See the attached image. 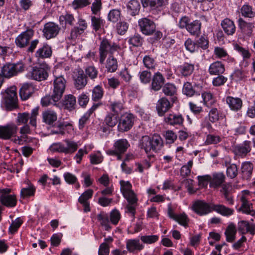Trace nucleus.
I'll list each match as a JSON object with an SVG mask.
<instances>
[{
  "instance_id": "obj_1",
  "label": "nucleus",
  "mask_w": 255,
  "mask_h": 255,
  "mask_svg": "<svg viewBox=\"0 0 255 255\" xmlns=\"http://www.w3.org/2000/svg\"><path fill=\"white\" fill-rule=\"evenodd\" d=\"M67 128L72 129V124L58 120L57 114L53 111H49V134L63 135Z\"/></svg>"
},
{
  "instance_id": "obj_2",
  "label": "nucleus",
  "mask_w": 255,
  "mask_h": 255,
  "mask_svg": "<svg viewBox=\"0 0 255 255\" xmlns=\"http://www.w3.org/2000/svg\"><path fill=\"white\" fill-rule=\"evenodd\" d=\"M101 39L99 47V62L104 64L108 55H113L116 53H119L121 50L120 46L117 43L112 42L111 40L106 37H103Z\"/></svg>"
},
{
  "instance_id": "obj_3",
  "label": "nucleus",
  "mask_w": 255,
  "mask_h": 255,
  "mask_svg": "<svg viewBox=\"0 0 255 255\" xmlns=\"http://www.w3.org/2000/svg\"><path fill=\"white\" fill-rule=\"evenodd\" d=\"M66 81L64 78L60 76L56 77L53 82V89L51 95H49V105L57 106V104L62 98L65 91Z\"/></svg>"
},
{
  "instance_id": "obj_4",
  "label": "nucleus",
  "mask_w": 255,
  "mask_h": 255,
  "mask_svg": "<svg viewBox=\"0 0 255 255\" xmlns=\"http://www.w3.org/2000/svg\"><path fill=\"white\" fill-rule=\"evenodd\" d=\"M4 104L7 110L12 111L18 107L17 96L15 87L7 88L1 92Z\"/></svg>"
},
{
  "instance_id": "obj_5",
  "label": "nucleus",
  "mask_w": 255,
  "mask_h": 255,
  "mask_svg": "<svg viewBox=\"0 0 255 255\" xmlns=\"http://www.w3.org/2000/svg\"><path fill=\"white\" fill-rule=\"evenodd\" d=\"M39 107H35L32 110L31 114L27 112L19 113L16 119L17 127L18 126L27 125L29 120V125L36 128L37 125V116L38 115Z\"/></svg>"
},
{
  "instance_id": "obj_6",
  "label": "nucleus",
  "mask_w": 255,
  "mask_h": 255,
  "mask_svg": "<svg viewBox=\"0 0 255 255\" xmlns=\"http://www.w3.org/2000/svg\"><path fill=\"white\" fill-rule=\"evenodd\" d=\"M24 70V64L21 62L17 63H7L1 69V75L6 78H11Z\"/></svg>"
},
{
  "instance_id": "obj_7",
  "label": "nucleus",
  "mask_w": 255,
  "mask_h": 255,
  "mask_svg": "<svg viewBox=\"0 0 255 255\" xmlns=\"http://www.w3.org/2000/svg\"><path fill=\"white\" fill-rule=\"evenodd\" d=\"M213 204L204 200H198L193 203L191 209L197 215L205 216L213 212Z\"/></svg>"
},
{
  "instance_id": "obj_8",
  "label": "nucleus",
  "mask_w": 255,
  "mask_h": 255,
  "mask_svg": "<svg viewBox=\"0 0 255 255\" xmlns=\"http://www.w3.org/2000/svg\"><path fill=\"white\" fill-rule=\"evenodd\" d=\"M11 191L9 188L0 189V202L7 207H13L16 205V196L10 194Z\"/></svg>"
},
{
  "instance_id": "obj_9",
  "label": "nucleus",
  "mask_w": 255,
  "mask_h": 255,
  "mask_svg": "<svg viewBox=\"0 0 255 255\" xmlns=\"http://www.w3.org/2000/svg\"><path fill=\"white\" fill-rule=\"evenodd\" d=\"M140 32L144 35L150 36L153 34L156 29L155 22L146 17L140 18L138 21Z\"/></svg>"
},
{
  "instance_id": "obj_10",
  "label": "nucleus",
  "mask_w": 255,
  "mask_h": 255,
  "mask_svg": "<svg viewBox=\"0 0 255 255\" xmlns=\"http://www.w3.org/2000/svg\"><path fill=\"white\" fill-rule=\"evenodd\" d=\"M72 78L74 87L77 90L84 89L87 84V77L84 71L81 68L74 70L73 72Z\"/></svg>"
},
{
  "instance_id": "obj_11",
  "label": "nucleus",
  "mask_w": 255,
  "mask_h": 255,
  "mask_svg": "<svg viewBox=\"0 0 255 255\" xmlns=\"http://www.w3.org/2000/svg\"><path fill=\"white\" fill-rule=\"evenodd\" d=\"M120 184L121 191L128 203H137V198L135 193L131 190L132 185L130 183L129 181H121Z\"/></svg>"
},
{
  "instance_id": "obj_12",
  "label": "nucleus",
  "mask_w": 255,
  "mask_h": 255,
  "mask_svg": "<svg viewBox=\"0 0 255 255\" xmlns=\"http://www.w3.org/2000/svg\"><path fill=\"white\" fill-rule=\"evenodd\" d=\"M18 128L16 124L9 123L5 126H0V139L8 140L15 135Z\"/></svg>"
},
{
  "instance_id": "obj_13",
  "label": "nucleus",
  "mask_w": 255,
  "mask_h": 255,
  "mask_svg": "<svg viewBox=\"0 0 255 255\" xmlns=\"http://www.w3.org/2000/svg\"><path fill=\"white\" fill-rule=\"evenodd\" d=\"M118 125V130L120 132H125L129 130L133 126L134 116L131 114H126L123 115L119 120Z\"/></svg>"
},
{
  "instance_id": "obj_14",
  "label": "nucleus",
  "mask_w": 255,
  "mask_h": 255,
  "mask_svg": "<svg viewBox=\"0 0 255 255\" xmlns=\"http://www.w3.org/2000/svg\"><path fill=\"white\" fill-rule=\"evenodd\" d=\"M174 103L170 100H169L166 97L160 98L156 104V110L158 115L160 117L164 116L165 114L172 108Z\"/></svg>"
},
{
  "instance_id": "obj_15",
  "label": "nucleus",
  "mask_w": 255,
  "mask_h": 255,
  "mask_svg": "<svg viewBox=\"0 0 255 255\" xmlns=\"http://www.w3.org/2000/svg\"><path fill=\"white\" fill-rule=\"evenodd\" d=\"M162 89V92L166 97H169L170 100L173 103L178 102L177 88L175 85L171 83H166L164 84Z\"/></svg>"
},
{
  "instance_id": "obj_16",
  "label": "nucleus",
  "mask_w": 255,
  "mask_h": 255,
  "mask_svg": "<svg viewBox=\"0 0 255 255\" xmlns=\"http://www.w3.org/2000/svg\"><path fill=\"white\" fill-rule=\"evenodd\" d=\"M33 35V31L29 29L18 35L15 40L16 45L20 48H24L28 45L30 40Z\"/></svg>"
},
{
  "instance_id": "obj_17",
  "label": "nucleus",
  "mask_w": 255,
  "mask_h": 255,
  "mask_svg": "<svg viewBox=\"0 0 255 255\" xmlns=\"http://www.w3.org/2000/svg\"><path fill=\"white\" fill-rule=\"evenodd\" d=\"M47 66L41 64L39 67H34L30 72V77L37 81L45 80L47 77Z\"/></svg>"
},
{
  "instance_id": "obj_18",
  "label": "nucleus",
  "mask_w": 255,
  "mask_h": 255,
  "mask_svg": "<svg viewBox=\"0 0 255 255\" xmlns=\"http://www.w3.org/2000/svg\"><path fill=\"white\" fill-rule=\"evenodd\" d=\"M151 81L150 89L157 92L159 91L164 85L165 78L160 72H157L152 77Z\"/></svg>"
},
{
  "instance_id": "obj_19",
  "label": "nucleus",
  "mask_w": 255,
  "mask_h": 255,
  "mask_svg": "<svg viewBox=\"0 0 255 255\" xmlns=\"http://www.w3.org/2000/svg\"><path fill=\"white\" fill-rule=\"evenodd\" d=\"M144 8H149L150 10H160L165 5L166 0H140Z\"/></svg>"
},
{
  "instance_id": "obj_20",
  "label": "nucleus",
  "mask_w": 255,
  "mask_h": 255,
  "mask_svg": "<svg viewBox=\"0 0 255 255\" xmlns=\"http://www.w3.org/2000/svg\"><path fill=\"white\" fill-rule=\"evenodd\" d=\"M210 187L218 188L225 182L226 176L223 172H215L211 175Z\"/></svg>"
},
{
  "instance_id": "obj_21",
  "label": "nucleus",
  "mask_w": 255,
  "mask_h": 255,
  "mask_svg": "<svg viewBox=\"0 0 255 255\" xmlns=\"http://www.w3.org/2000/svg\"><path fill=\"white\" fill-rule=\"evenodd\" d=\"M150 142V137L148 135H144L139 140L138 147L141 149H143L145 153L147 154L149 159L154 157L153 154H150L151 150H152Z\"/></svg>"
},
{
  "instance_id": "obj_22",
  "label": "nucleus",
  "mask_w": 255,
  "mask_h": 255,
  "mask_svg": "<svg viewBox=\"0 0 255 255\" xmlns=\"http://www.w3.org/2000/svg\"><path fill=\"white\" fill-rule=\"evenodd\" d=\"M238 230L242 235L249 233L254 235L255 234V225L250 224L249 222L242 220L238 223Z\"/></svg>"
},
{
  "instance_id": "obj_23",
  "label": "nucleus",
  "mask_w": 255,
  "mask_h": 255,
  "mask_svg": "<svg viewBox=\"0 0 255 255\" xmlns=\"http://www.w3.org/2000/svg\"><path fill=\"white\" fill-rule=\"evenodd\" d=\"M144 248V246L140 243L139 239H129L126 242V248L129 253H134L140 252Z\"/></svg>"
},
{
  "instance_id": "obj_24",
  "label": "nucleus",
  "mask_w": 255,
  "mask_h": 255,
  "mask_svg": "<svg viewBox=\"0 0 255 255\" xmlns=\"http://www.w3.org/2000/svg\"><path fill=\"white\" fill-rule=\"evenodd\" d=\"M184 118L180 114H170L167 117H165L164 122L167 125L170 126H179L183 125Z\"/></svg>"
},
{
  "instance_id": "obj_25",
  "label": "nucleus",
  "mask_w": 255,
  "mask_h": 255,
  "mask_svg": "<svg viewBox=\"0 0 255 255\" xmlns=\"http://www.w3.org/2000/svg\"><path fill=\"white\" fill-rule=\"evenodd\" d=\"M62 105L64 109L69 111H72L76 108V99L72 94L66 95L62 100Z\"/></svg>"
},
{
  "instance_id": "obj_26",
  "label": "nucleus",
  "mask_w": 255,
  "mask_h": 255,
  "mask_svg": "<svg viewBox=\"0 0 255 255\" xmlns=\"http://www.w3.org/2000/svg\"><path fill=\"white\" fill-rule=\"evenodd\" d=\"M225 71L224 65L220 61H215L210 64L208 72L211 75H219Z\"/></svg>"
},
{
  "instance_id": "obj_27",
  "label": "nucleus",
  "mask_w": 255,
  "mask_h": 255,
  "mask_svg": "<svg viewBox=\"0 0 255 255\" xmlns=\"http://www.w3.org/2000/svg\"><path fill=\"white\" fill-rule=\"evenodd\" d=\"M102 105V103H98L94 104L92 107L81 117L79 121V128L80 129H82L85 127L87 122L89 120L91 115L94 112V111Z\"/></svg>"
},
{
  "instance_id": "obj_28",
  "label": "nucleus",
  "mask_w": 255,
  "mask_h": 255,
  "mask_svg": "<svg viewBox=\"0 0 255 255\" xmlns=\"http://www.w3.org/2000/svg\"><path fill=\"white\" fill-rule=\"evenodd\" d=\"M221 25L225 33L228 35H233L236 31V26L234 21L228 18L221 21Z\"/></svg>"
},
{
  "instance_id": "obj_29",
  "label": "nucleus",
  "mask_w": 255,
  "mask_h": 255,
  "mask_svg": "<svg viewBox=\"0 0 255 255\" xmlns=\"http://www.w3.org/2000/svg\"><path fill=\"white\" fill-rule=\"evenodd\" d=\"M150 147L153 151L158 152L163 147V141L159 134H154L150 138Z\"/></svg>"
},
{
  "instance_id": "obj_30",
  "label": "nucleus",
  "mask_w": 255,
  "mask_h": 255,
  "mask_svg": "<svg viewBox=\"0 0 255 255\" xmlns=\"http://www.w3.org/2000/svg\"><path fill=\"white\" fill-rule=\"evenodd\" d=\"M195 66L194 64L185 62L183 64L177 67V70L181 76L184 77H188L192 75L194 71Z\"/></svg>"
},
{
  "instance_id": "obj_31",
  "label": "nucleus",
  "mask_w": 255,
  "mask_h": 255,
  "mask_svg": "<svg viewBox=\"0 0 255 255\" xmlns=\"http://www.w3.org/2000/svg\"><path fill=\"white\" fill-rule=\"evenodd\" d=\"M91 26L93 30L95 32L101 30L104 28L105 20L103 19L101 16H96L95 15H91Z\"/></svg>"
},
{
  "instance_id": "obj_32",
  "label": "nucleus",
  "mask_w": 255,
  "mask_h": 255,
  "mask_svg": "<svg viewBox=\"0 0 255 255\" xmlns=\"http://www.w3.org/2000/svg\"><path fill=\"white\" fill-rule=\"evenodd\" d=\"M226 102L231 110L234 111H239L242 107V100L239 98H234L228 96L226 98Z\"/></svg>"
},
{
  "instance_id": "obj_33",
  "label": "nucleus",
  "mask_w": 255,
  "mask_h": 255,
  "mask_svg": "<svg viewBox=\"0 0 255 255\" xmlns=\"http://www.w3.org/2000/svg\"><path fill=\"white\" fill-rule=\"evenodd\" d=\"M251 150V141H245L242 144L235 146L234 151L236 155L245 156Z\"/></svg>"
},
{
  "instance_id": "obj_34",
  "label": "nucleus",
  "mask_w": 255,
  "mask_h": 255,
  "mask_svg": "<svg viewBox=\"0 0 255 255\" xmlns=\"http://www.w3.org/2000/svg\"><path fill=\"white\" fill-rule=\"evenodd\" d=\"M213 211L216 212L223 216L229 217L233 215L234 210L222 204H213Z\"/></svg>"
},
{
  "instance_id": "obj_35",
  "label": "nucleus",
  "mask_w": 255,
  "mask_h": 255,
  "mask_svg": "<svg viewBox=\"0 0 255 255\" xmlns=\"http://www.w3.org/2000/svg\"><path fill=\"white\" fill-rule=\"evenodd\" d=\"M34 92V88L31 84H23L19 90V95L22 100L28 99Z\"/></svg>"
},
{
  "instance_id": "obj_36",
  "label": "nucleus",
  "mask_w": 255,
  "mask_h": 255,
  "mask_svg": "<svg viewBox=\"0 0 255 255\" xmlns=\"http://www.w3.org/2000/svg\"><path fill=\"white\" fill-rule=\"evenodd\" d=\"M239 12L243 17L245 18L252 19L255 17V11L254 8L252 6L249 4L243 5L240 8Z\"/></svg>"
},
{
  "instance_id": "obj_37",
  "label": "nucleus",
  "mask_w": 255,
  "mask_h": 255,
  "mask_svg": "<svg viewBox=\"0 0 255 255\" xmlns=\"http://www.w3.org/2000/svg\"><path fill=\"white\" fill-rule=\"evenodd\" d=\"M253 165L250 162H244L242 164L241 172L242 178L244 179L249 180L252 174Z\"/></svg>"
},
{
  "instance_id": "obj_38",
  "label": "nucleus",
  "mask_w": 255,
  "mask_h": 255,
  "mask_svg": "<svg viewBox=\"0 0 255 255\" xmlns=\"http://www.w3.org/2000/svg\"><path fill=\"white\" fill-rule=\"evenodd\" d=\"M129 146V143L126 139H120L117 140L114 144V147L116 149L119 154H124Z\"/></svg>"
},
{
  "instance_id": "obj_39",
  "label": "nucleus",
  "mask_w": 255,
  "mask_h": 255,
  "mask_svg": "<svg viewBox=\"0 0 255 255\" xmlns=\"http://www.w3.org/2000/svg\"><path fill=\"white\" fill-rule=\"evenodd\" d=\"M202 98L204 105L210 108L216 103V99L210 92H204L202 93Z\"/></svg>"
},
{
  "instance_id": "obj_40",
  "label": "nucleus",
  "mask_w": 255,
  "mask_h": 255,
  "mask_svg": "<svg viewBox=\"0 0 255 255\" xmlns=\"http://www.w3.org/2000/svg\"><path fill=\"white\" fill-rule=\"evenodd\" d=\"M97 218L101 225L105 228V230L109 231L112 228L110 225L109 217L108 215L104 212H101Z\"/></svg>"
},
{
  "instance_id": "obj_41",
  "label": "nucleus",
  "mask_w": 255,
  "mask_h": 255,
  "mask_svg": "<svg viewBox=\"0 0 255 255\" xmlns=\"http://www.w3.org/2000/svg\"><path fill=\"white\" fill-rule=\"evenodd\" d=\"M239 27L244 33L250 34L253 31V29L254 27L253 24L251 22H248L246 21L243 18L240 17L238 20Z\"/></svg>"
},
{
  "instance_id": "obj_42",
  "label": "nucleus",
  "mask_w": 255,
  "mask_h": 255,
  "mask_svg": "<svg viewBox=\"0 0 255 255\" xmlns=\"http://www.w3.org/2000/svg\"><path fill=\"white\" fill-rule=\"evenodd\" d=\"M201 25L200 21L195 20L189 23L186 30L191 34L197 36L200 33Z\"/></svg>"
},
{
  "instance_id": "obj_43",
  "label": "nucleus",
  "mask_w": 255,
  "mask_h": 255,
  "mask_svg": "<svg viewBox=\"0 0 255 255\" xmlns=\"http://www.w3.org/2000/svg\"><path fill=\"white\" fill-rule=\"evenodd\" d=\"M106 68L108 72H115L118 69V61L113 55L109 56L106 62Z\"/></svg>"
},
{
  "instance_id": "obj_44",
  "label": "nucleus",
  "mask_w": 255,
  "mask_h": 255,
  "mask_svg": "<svg viewBox=\"0 0 255 255\" xmlns=\"http://www.w3.org/2000/svg\"><path fill=\"white\" fill-rule=\"evenodd\" d=\"M127 8L128 12L132 16H134L138 14L140 6L137 0H131L128 3Z\"/></svg>"
},
{
  "instance_id": "obj_45",
  "label": "nucleus",
  "mask_w": 255,
  "mask_h": 255,
  "mask_svg": "<svg viewBox=\"0 0 255 255\" xmlns=\"http://www.w3.org/2000/svg\"><path fill=\"white\" fill-rule=\"evenodd\" d=\"M143 42V37L138 33H135L134 35L131 36L128 40V43L129 44L131 45L133 47H135L141 46Z\"/></svg>"
},
{
  "instance_id": "obj_46",
  "label": "nucleus",
  "mask_w": 255,
  "mask_h": 255,
  "mask_svg": "<svg viewBox=\"0 0 255 255\" xmlns=\"http://www.w3.org/2000/svg\"><path fill=\"white\" fill-rule=\"evenodd\" d=\"M119 122V115L110 113L106 116L104 120V123L109 127H115Z\"/></svg>"
},
{
  "instance_id": "obj_47",
  "label": "nucleus",
  "mask_w": 255,
  "mask_h": 255,
  "mask_svg": "<svg viewBox=\"0 0 255 255\" xmlns=\"http://www.w3.org/2000/svg\"><path fill=\"white\" fill-rule=\"evenodd\" d=\"M183 93L188 97H192L195 95H199L200 94L196 92L190 82L184 83L182 89Z\"/></svg>"
},
{
  "instance_id": "obj_48",
  "label": "nucleus",
  "mask_w": 255,
  "mask_h": 255,
  "mask_svg": "<svg viewBox=\"0 0 255 255\" xmlns=\"http://www.w3.org/2000/svg\"><path fill=\"white\" fill-rule=\"evenodd\" d=\"M104 91L102 87L99 85L95 87L92 90V99L95 102H98L103 97Z\"/></svg>"
},
{
  "instance_id": "obj_49",
  "label": "nucleus",
  "mask_w": 255,
  "mask_h": 255,
  "mask_svg": "<svg viewBox=\"0 0 255 255\" xmlns=\"http://www.w3.org/2000/svg\"><path fill=\"white\" fill-rule=\"evenodd\" d=\"M110 107L113 113L119 115L124 109L123 102L120 100L111 102Z\"/></svg>"
},
{
  "instance_id": "obj_50",
  "label": "nucleus",
  "mask_w": 255,
  "mask_h": 255,
  "mask_svg": "<svg viewBox=\"0 0 255 255\" xmlns=\"http://www.w3.org/2000/svg\"><path fill=\"white\" fill-rule=\"evenodd\" d=\"M121 11L118 9L111 10L108 14V20L113 23L117 22L121 18Z\"/></svg>"
},
{
  "instance_id": "obj_51",
  "label": "nucleus",
  "mask_w": 255,
  "mask_h": 255,
  "mask_svg": "<svg viewBox=\"0 0 255 255\" xmlns=\"http://www.w3.org/2000/svg\"><path fill=\"white\" fill-rule=\"evenodd\" d=\"M174 220L185 228H187L188 227L189 219L187 215L184 213L177 214Z\"/></svg>"
},
{
  "instance_id": "obj_52",
  "label": "nucleus",
  "mask_w": 255,
  "mask_h": 255,
  "mask_svg": "<svg viewBox=\"0 0 255 255\" xmlns=\"http://www.w3.org/2000/svg\"><path fill=\"white\" fill-rule=\"evenodd\" d=\"M236 230L234 226L229 225L227 228L225 234L226 240L228 242H232L235 239Z\"/></svg>"
},
{
  "instance_id": "obj_53",
  "label": "nucleus",
  "mask_w": 255,
  "mask_h": 255,
  "mask_svg": "<svg viewBox=\"0 0 255 255\" xmlns=\"http://www.w3.org/2000/svg\"><path fill=\"white\" fill-rule=\"evenodd\" d=\"M36 57L38 60L44 59L48 57V46L44 44L42 47L39 48L35 53Z\"/></svg>"
},
{
  "instance_id": "obj_54",
  "label": "nucleus",
  "mask_w": 255,
  "mask_h": 255,
  "mask_svg": "<svg viewBox=\"0 0 255 255\" xmlns=\"http://www.w3.org/2000/svg\"><path fill=\"white\" fill-rule=\"evenodd\" d=\"M234 49L239 53L243 57L244 59H249L251 56V54L250 51L240 46L239 44L236 43L234 45Z\"/></svg>"
},
{
  "instance_id": "obj_55",
  "label": "nucleus",
  "mask_w": 255,
  "mask_h": 255,
  "mask_svg": "<svg viewBox=\"0 0 255 255\" xmlns=\"http://www.w3.org/2000/svg\"><path fill=\"white\" fill-rule=\"evenodd\" d=\"M142 61L144 66L149 69H154L156 65L155 59L149 55H145Z\"/></svg>"
},
{
  "instance_id": "obj_56",
  "label": "nucleus",
  "mask_w": 255,
  "mask_h": 255,
  "mask_svg": "<svg viewBox=\"0 0 255 255\" xmlns=\"http://www.w3.org/2000/svg\"><path fill=\"white\" fill-rule=\"evenodd\" d=\"M139 79L143 84H146L150 83L152 77L151 73L147 70H143L139 73Z\"/></svg>"
},
{
  "instance_id": "obj_57",
  "label": "nucleus",
  "mask_w": 255,
  "mask_h": 255,
  "mask_svg": "<svg viewBox=\"0 0 255 255\" xmlns=\"http://www.w3.org/2000/svg\"><path fill=\"white\" fill-rule=\"evenodd\" d=\"M242 204L240 209L243 213L250 215L252 210H253L252 204H250L249 202L246 199L245 197L242 198Z\"/></svg>"
},
{
  "instance_id": "obj_58",
  "label": "nucleus",
  "mask_w": 255,
  "mask_h": 255,
  "mask_svg": "<svg viewBox=\"0 0 255 255\" xmlns=\"http://www.w3.org/2000/svg\"><path fill=\"white\" fill-rule=\"evenodd\" d=\"M227 175L231 179L235 178L238 175V168L235 164H230L229 166L226 165Z\"/></svg>"
},
{
  "instance_id": "obj_59",
  "label": "nucleus",
  "mask_w": 255,
  "mask_h": 255,
  "mask_svg": "<svg viewBox=\"0 0 255 255\" xmlns=\"http://www.w3.org/2000/svg\"><path fill=\"white\" fill-rule=\"evenodd\" d=\"M140 239L144 244H152L159 240V236L158 235H144L141 236Z\"/></svg>"
},
{
  "instance_id": "obj_60",
  "label": "nucleus",
  "mask_w": 255,
  "mask_h": 255,
  "mask_svg": "<svg viewBox=\"0 0 255 255\" xmlns=\"http://www.w3.org/2000/svg\"><path fill=\"white\" fill-rule=\"evenodd\" d=\"M102 8V0H94L92 2L91 10L92 14L97 15L100 13V11Z\"/></svg>"
},
{
  "instance_id": "obj_61",
  "label": "nucleus",
  "mask_w": 255,
  "mask_h": 255,
  "mask_svg": "<svg viewBox=\"0 0 255 255\" xmlns=\"http://www.w3.org/2000/svg\"><path fill=\"white\" fill-rule=\"evenodd\" d=\"M91 3L90 0H74L72 5L75 10L86 7Z\"/></svg>"
},
{
  "instance_id": "obj_62",
  "label": "nucleus",
  "mask_w": 255,
  "mask_h": 255,
  "mask_svg": "<svg viewBox=\"0 0 255 255\" xmlns=\"http://www.w3.org/2000/svg\"><path fill=\"white\" fill-rule=\"evenodd\" d=\"M193 166V161L189 160L186 165H183L180 170V174L183 177L188 176L191 173V169Z\"/></svg>"
},
{
  "instance_id": "obj_63",
  "label": "nucleus",
  "mask_w": 255,
  "mask_h": 255,
  "mask_svg": "<svg viewBox=\"0 0 255 255\" xmlns=\"http://www.w3.org/2000/svg\"><path fill=\"white\" fill-rule=\"evenodd\" d=\"M208 119L212 123H216L219 120V111L217 108H213L209 111Z\"/></svg>"
},
{
  "instance_id": "obj_64",
  "label": "nucleus",
  "mask_w": 255,
  "mask_h": 255,
  "mask_svg": "<svg viewBox=\"0 0 255 255\" xmlns=\"http://www.w3.org/2000/svg\"><path fill=\"white\" fill-rule=\"evenodd\" d=\"M85 75L90 79L94 80L98 76V71L97 69L93 66H90L85 69Z\"/></svg>"
}]
</instances>
